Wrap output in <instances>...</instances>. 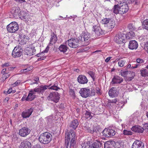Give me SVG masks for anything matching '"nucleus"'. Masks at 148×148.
<instances>
[{
    "mask_svg": "<svg viewBox=\"0 0 148 148\" xmlns=\"http://www.w3.org/2000/svg\"><path fill=\"white\" fill-rule=\"evenodd\" d=\"M52 135L48 132H45L42 133L38 138L40 142L43 144H47L49 143L52 140Z\"/></svg>",
    "mask_w": 148,
    "mask_h": 148,
    "instance_id": "1",
    "label": "nucleus"
},
{
    "mask_svg": "<svg viewBox=\"0 0 148 148\" xmlns=\"http://www.w3.org/2000/svg\"><path fill=\"white\" fill-rule=\"evenodd\" d=\"M90 36L89 33L87 32L84 31L78 37L79 40L84 42L86 45L89 44L90 40Z\"/></svg>",
    "mask_w": 148,
    "mask_h": 148,
    "instance_id": "2",
    "label": "nucleus"
},
{
    "mask_svg": "<svg viewBox=\"0 0 148 148\" xmlns=\"http://www.w3.org/2000/svg\"><path fill=\"white\" fill-rule=\"evenodd\" d=\"M18 25L15 22H12L7 26L8 31L12 33L16 32L18 30Z\"/></svg>",
    "mask_w": 148,
    "mask_h": 148,
    "instance_id": "3",
    "label": "nucleus"
},
{
    "mask_svg": "<svg viewBox=\"0 0 148 148\" xmlns=\"http://www.w3.org/2000/svg\"><path fill=\"white\" fill-rule=\"evenodd\" d=\"M79 42L80 41L77 38H71L66 41L65 44H68L71 47L76 48L79 46Z\"/></svg>",
    "mask_w": 148,
    "mask_h": 148,
    "instance_id": "4",
    "label": "nucleus"
},
{
    "mask_svg": "<svg viewBox=\"0 0 148 148\" xmlns=\"http://www.w3.org/2000/svg\"><path fill=\"white\" fill-rule=\"evenodd\" d=\"M60 95L57 92H51L47 97V99L54 101L55 103L58 102L60 98Z\"/></svg>",
    "mask_w": 148,
    "mask_h": 148,
    "instance_id": "5",
    "label": "nucleus"
},
{
    "mask_svg": "<svg viewBox=\"0 0 148 148\" xmlns=\"http://www.w3.org/2000/svg\"><path fill=\"white\" fill-rule=\"evenodd\" d=\"M103 136L106 137H110L115 134V131L112 129H105L102 132Z\"/></svg>",
    "mask_w": 148,
    "mask_h": 148,
    "instance_id": "6",
    "label": "nucleus"
},
{
    "mask_svg": "<svg viewBox=\"0 0 148 148\" xmlns=\"http://www.w3.org/2000/svg\"><path fill=\"white\" fill-rule=\"evenodd\" d=\"M30 131V130L28 127H24L19 130V134L21 136L25 137L29 134Z\"/></svg>",
    "mask_w": 148,
    "mask_h": 148,
    "instance_id": "7",
    "label": "nucleus"
},
{
    "mask_svg": "<svg viewBox=\"0 0 148 148\" xmlns=\"http://www.w3.org/2000/svg\"><path fill=\"white\" fill-rule=\"evenodd\" d=\"M90 92V90L87 88H82L79 91L81 96L85 98L89 96Z\"/></svg>",
    "mask_w": 148,
    "mask_h": 148,
    "instance_id": "8",
    "label": "nucleus"
},
{
    "mask_svg": "<svg viewBox=\"0 0 148 148\" xmlns=\"http://www.w3.org/2000/svg\"><path fill=\"white\" fill-rule=\"evenodd\" d=\"M34 110V108H31L24 110L21 114V116L23 118L29 117L31 115Z\"/></svg>",
    "mask_w": 148,
    "mask_h": 148,
    "instance_id": "9",
    "label": "nucleus"
},
{
    "mask_svg": "<svg viewBox=\"0 0 148 148\" xmlns=\"http://www.w3.org/2000/svg\"><path fill=\"white\" fill-rule=\"evenodd\" d=\"M22 54V50L15 47L12 51V56L14 58L20 57Z\"/></svg>",
    "mask_w": 148,
    "mask_h": 148,
    "instance_id": "10",
    "label": "nucleus"
},
{
    "mask_svg": "<svg viewBox=\"0 0 148 148\" xmlns=\"http://www.w3.org/2000/svg\"><path fill=\"white\" fill-rule=\"evenodd\" d=\"M49 86L41 85L39 86L38 88H35L33 89L34 92L36 93L37 92L38 94L42 93L45 91Z\"/></svg>",
    "mask_w": 148,
    "mask_h": 148,
    "instance_id": "11",
    "label": "nucleus"
},
{
    "mask_svg": "<svg viewBox=\"0 0 148 148\" xmlns=\"http://www.w3.org/2000/svg\"><path fill=\"white\" fill-rule=\"evenodd\" d=\"M92 30L95 32L97 36H100L106 32L105 31L102 30L100 27L96 25L93 26Z\"/></svg>",
    "mask_w": 148,
    "mask_h": 148,
    "instance_id": "12",
    "label": "nucleus"
},
{
    "mask_svg": "<svg viewBox=\"0 0 148 148\" xmlns=\"http://www.w3.org/2000/svg\"><path fill=\"white\" fill-rule=\"evenodd\" d=\"M74 137H75V133L73 130H71L69 132L68 130L66 131L65 136L66 139L70 140V139Z\"/></svg>",
    "mask_w": 148,
    "mask_h": 148,
    "instance_id": "13",
    "label": "nucleus"
},
{
    "mask_svg": "<svg viewBox=\"0 0 148 148\" xmlns=\"http://www.w3.org/2000/svg\"><path fill=\"white\" fill-rule=\"evenodd\" d=\"M144 144L139 140L135 141L132 146V148H144Z\"/></svg>",
    "mask_w": 148,
    "mask_h": 148,
    "instance_id": "14",
    "label": "nucleus"
},
{
    "mask_svg": "<svg viewBox=\"0 0 148 148\" xmlns=\"http://www.w3.org/2000/svg\"><path fill=\"white\" fill-rule=\"evenodd\" d=\"M77 80L78 82L81 84H86L88 82V79L86 77L83 75H79L77 78Z\"/></svg>",
    "mask_w": 148,
    "mask_h": 148,
    "instance_id": "15",
    "label": "nucleus"
},
{
    "mask_svg": "<svg viewBox=\"0 0 148 148\" xmlns=\"http://www.w3.org/2000/svg\"><path fill=\"white\" fill-rule=\"evenodd\" d=\"M31 143L29 141L23 140L19 146L20 148H31Z\"/></svg>",
    "mask_w": 148,
    "mask_h": 148,
    "instance_id": "16",
    "label": "nucleus"
},
{
    "mask_svg": "<svg viewBox=\"0 0 148 148\" xmlns=\"http://www.w3.org/2000/svg\"><path fill=\"white\" fill-rule=\"evenodd\" d=\"M129 10L128 6L127 4L119 6V14H122L127 12Z\"/></svg>",
    "mask_w": 148,
    "mask_h": 148,
    "instance_id": "17",
    "label": "nucleus"
},
{
    "mask_svg": "<svg viewBox=\"0 0 148 148\" xmlns=\"http://www.w3.org/2000/svg\"><path fill=\"white\" fill-rule=\"evenodd\" d=\"M104 142L102 140H98L95 142L92 145H90V148H99L102 145Z\"/></svg>",
    "mask_w": 148,
    "mask_h": 148,
    "instance_id": "18",
    "label": "nucleus"
},
{
    "mask_svg": "<svg viewBox=\"0 0 148 148\" xmlns=\"http://www.w3.org/2000/svg\"><path fill=\"white\" fill-rule=\"evenodd\" d=\"M123 78L118 76H114L112 79L111 83L112 84H120L123 81Z\"/></svg>",
    "mask_w": 148,
    "mask_h": 148,
    "instance_id": "19",
    "label": "nucleus"
},
{
    "mask_svg": "<svg viewBox=\"0 0 148 148\" xmlns=\"http://www.w3.org/2000/svg\"><path fill=\"white\" fill-rule=\"evenodd\" d=\"M35 94L33 89L29 91L27 99L28 101H32L36 98V95H35Z\"/></svg>",
    "mask_w": 148,
    "mask_h": 148,
    "instance_id": "20",
    "label": "nucleus"
},
{
    "mask_svg": "<svg viewBox=\"0 0 148 148\" xmlns=\"http://www.w3.org/2000/svg\"><path fill=\"white\" fill-rule=\"evenodd\" d=\"M108 94L110 96L112 97H114L117 96L118 92L116 88L115 87H112L109 90Z\"/></svg>",
    "mask_w": 148,
    "mask_h": 148,
    "instance_id": "21",
    "label": "nucleus"
},
{
    "mask_svg": "<svg viewBox=\"0 0 148 148\" xmlns=\"http://www.w3.org/2000/svg\"><path fill=\"white\" fill-rule=\"evenodd\" d=\"M131 129L132 131L138 133H143L144 130L143 127L139 125L134 126L132 127Z\"/></svg>",
    "mask_w": 148,
    "mask_h": 148,
    "instance_id": "22",
    "label": "nucleus"
},
{
    "mask_svg": "<svg viewBox=\"0 0 148 148\" xmlns=\"http://www.w3.org/2000/svg\"><path fill=\"white\" fill-rule=\"evenodd\" d=\"M138 45L137 42L135 40H131L130 41L129 45V48L132 50L136 49L138 47Z\"/></svg>",
    "mask_w": 148,
    "mask_h": 148,
    "instance_id": "23",
    "label": "nucleus"
},
{
    "mask_svg": "<svg viewBox=\"0 0 148 148\" xmlns=\"http://www.w3.org/2000/svg\"><path fill=\"white\" fill-rule=\"evenodd\" d=\"M51 37L50 39V42L49 44V45H51L53 44L56 43L58 40V38L55 34L53 32L51 35Z\"/></svg>",
    "mask_w": 148,
    "mask_h": 148,
    "instance_id": "24",
    "label": "nucleus"
},
{
    "mask_svg": "<svg viewBox=\"0 0 148 148\" xmlns=\"http://www.w3.org/2000/svg\"><path fill=\"white\" fill-rule=\"evenodd\" d=\"M79 125L78 121L77 119H75L73 120L69 124V126L72 127L73 129L75 130L77 127Z\"/></svg>",
    "mask_w": 148,
    "mask_h": 148,
    "instance_id": "25",
    "label": "nucleus"
},
{
    "mask_svg": "<svg viewBox=\"0 0 148 148\" xmlns=\"http://www.w3.org/2000/svg\"><path fill=\"white\" fill-rule=\"evenodd\" d=\"M115 26V21L112 19H111L110 21L108 23L107 27L109 29L113 28Z\"/></svg>",
    "mask_w": 148,
    "mask_h": 148,
    "instance_id": "26",
    "label": "nucleus"
},
{
    "mask_svg": "<svg viewBox=\"0 0 148 148\" xmlns=\"http://www.w3.org/2000/svg\"><path fill=\"white\" fill-rule=\"evenodd\" d=\"M68 49V48L66 45H61L59 47V50L60 51L64 53Z\"/></svg>",
    "mask_w": 148,
    "mask_h": 148,
    "instance_id": "27",
    "label": "nucleus"
},
{
    "mask_svg": "<svg viewBox=\"0 0 148 148\" xmlns=\"http://www.w3.org/2000/svg\"><path fill=\"white\" fill-rule=\"evenodd\" d=\"M20 12V9L19 8H14L12 11V13L15 16L18 15Z\"/></svg>",
    "mask_w": 148,
    "mask_h": 148,
    "instance_id": "28",
    "label": "nucleus"
},
{
    "mask_svg": "<svg viewBox=\"0 0 148 148\" xmlns=\"http://www.w3.org/2000/svg\"><path fill=\"white\" fill-rule=\"evenodd\" d=\"M118 64L120 67H123L126 62V60L125 59H118Z\"/></svg>",
    "mask_w": 148,
    "mask_h": 148,
    "instance_id": "29",
    "label": "nucleus"
},
{
    "mask_svg": "<svg viewBox=\"0 0 148 148\" xmlns=\"http://www.w3.org/2000/svg\"><path fill=\"white\" fill-rule=\"evenodd\" d=\"M114 143L115 142L113 141H108L106 142L104 144V148H110L111 145Z\"/></svg>",
    "mask_w": 148,
    "mask_h": 148,
    "instance_id": "30",
    "label": "nucleus"
},
{
    "mask_svg": "<svg viewBox=\"0 0 148 148\" xmlns=\"http://www.w3.org/2000/svg\"><path fill=\"white\" fill-rule=\"evenodd\" d=\"M140 74L143 77L148 75V71L146 69H142L140 71Z\"/></svg>",
    "mask_w": 148,
    "mask_h": 148,
    "instance_id": "31",
    "label": "nucleus"
},
{
    "mask_svg": "<svg viewBox=\"0 0 148 148\" xmlns=\"http://www.w3.org/2000/svg\"><path fill=\"white\" fill-rule=\"evenodd\" d=\"M142 25L144 29L148 30V19L144 20L142 23Z\"/></svg>",
    "mask_w": 148,
    "mask_h": 148,
    "instance_id": "32",
    "label": "nucleus"
},
{
    "mask_svg": "<svg viewBox=\"0 0 148 148\" xmlns=\"http://www.w3.org/2000/svg\"><path fill=\"white\" fill-rule=\"evenodd\" d=\"M119 6L118 5H115L113 8V12L115 14H119Z\"/></svg>",
    "mask_w": 148,
    "mask_h": 148,
    "instance_id": "33",
    "label": "nucleus"
},
{
    "mask_svg": "<svg viewBox=\"0 0 148 148\" xmlns=\"http://www.w3.org/2000/svg\"><path fill=\"white\" fill-rule=\"evenodd\" d=\"M33 69V67L32 66H30L27 67L26 69L21 70V73H26L28 72L31 70Z\"/></svg>",
    "mask_w": 148,
    "mask_h": 148,
    "instance_id": "34",
    "label": "nucleus"
},
{
    "mask_svg": "<svg viewBox=\"0 0 148 148\" xmlns=\"http://www.w3.org/2000/svg\"><path fill=\"white\" fill-rule=\"evenodd\" d=\"M71 139L70 145V148H73L75 144V137Z\"/></svg>",
    "mask_w": 148,
    "mask_h": 148,
    "instance_id": "35",
    "label": "nucleus"
},
{
    "mask_svg": "<svg viewBox=\"0 0 148 148\" xmlns=\"http://www.w3.org/2000/svg\"><path fill=\"white\" fill-rule=\"evenodd\" d=\"M10 76V74L8 73H3L2 76L1 77V79H2L3 81L4 82L6 79L8 78Z\"/></svg>",
    "mask_w": 148,
    "mask_h": 148,
    "instance_id": "36",
    "label": "nucleus"
},
{
    "mask_svg": "<svg viewBox=\"0 0 148 148\" xmlns=\"http://www.w3.org/2000/svg\"><path fill=\"white\" fill-rule=\"evenodd\" d=\"M50 89H52L56 90H57L58 89H60V88L58 87V84L57 83H55L52 86L49 88Z\"/></svg>",
    "mask_w": 148,
    "mask_h": 148,
    "instance_id": "37",
    "label": "nucleus"
},
{
    "mask_svg": "<svg viewBox=\"0 0 148 148\" xmlns=\"http://www.w3.org/2000/svg\"><path fill=\"white\" fill-rule=\"evenodd\" d=\"M127 28L131 31H133L136 29V27L133 24L130 23L127 26Z\"/></svg>",
    "mask_w": 148,
    "mask_h": 148,
    "instance_id": "38",
    "label": "nucleus"
},
{
    "mask_svg": "<svg viewBox=\"0 0 148 148\" xmlns=\"http://www.w3.org/2000/svg\"><path fill=\"white\" fill-rule=\"evenodd\" d=\"M29 51H30V56L34 55L36 54V50L35 49L34 47H32L30 48H29Z\"/></svg>",
    "mask_w": 148,
    "mask_h": 148,
    "instance_id": "39",
    "label": "nucleus"
},
{
    "mask_svg": "<svg viewBox=\"0 0 148 148\" xmlns=\"http://www.w3.org/2000/svg\"><path fill=\"white\" fill-rule=\"evenodd\" d=\"M111 18H104L101 20L102 23L103 24H107V25H108V23H109V22L110 21V20Z\"/></svg>",
    "mask_w": 148,
    "mask_h": 148,
    "instance_id": "40",
    "label": "nucleus"
},
{
    "mask_svg": "<svg viewBox=\"0 0 148 148\" xmlns=\"http://www.w3.org/2000/svg\"><path fill=\"white\" fill-rule=\"evenodd\" d=\"M123 145L122 143L117 142L115 143V148H123Z\"/></svg>",
    "mask_w": 148,
    "mask_h": 148,
    "instance_id": "41",
    "label": "nucleus"
},
{
    "mask_svg": "<svg viewBox=\"0 0 148 148\" xmlns=\"http://www.w3.org/2000/svg\"><path fill=\"white\" fill-rule=\"evenodd\" d=\"M123 134L125 135H132L133 134L132 132L131 131L127 130H124L123 131Z\"/></svg>",
    "mask_w": 148,
    "mask_h": 148,
    "instance_id": "42",
    "label": "nucleus"
},
{
    "mask_svg": "<svg viewBox=\"0 0 148 148\" xmlns=\"http://www.w3.org/2000/svg\"><path fill=\"white\" fill-rule=\"evenodd\" d=\"M89 143H84L83 144H82V148H89L90 147V145H89L90 143L89 142H88Z\"/></svg>",
    "mask_w": 148,
    "mask_h": 148,
    "instance_id": "43",
    "label": "nucleus"
},
{
    "mask_svg": "<svg viewBox=\"0 0 148 148\" xmlns=\"http://www.w3.org/2000/svg\"><path fill=\"white\" fill-rule=\"evenodd\" d=\"M85 117L86 119L89 118L91 119L92 117V116L91 115V112L89 111H86L85 114Z\"/></svg>",
    "mask_w": 148,
    "mask_h": 148,
    "instance_id": "44",
    "label": "nucleus"
},
{
    "mask_svg": "<svg viewBox=\"0 0 148 148\" xmlns=\"http://www.w3.org/2000/svg\"><path fill=\"white\" fill-rule=\"evenodd\" d=\"M117 99H109L108 101V104L109 105H110V103H116L117 102Z\"/></svg>",
    "mask_w": 148,
    "mask_h": 148,
    "instance_id": "45",
    "label": "nucleus"
},
{
    "mask_svg": "<svg viewBox=\"0 0 148 148\" xmlns=\"http://www.w3.org/2000/svg\"><path fill=\"white\" fill-rule=\"evenodd\" d=\"M139 65V64H136L135 66H131V65L130 64H128L126 67L127 69H128L130 68H131V69H133L136 68Z\"/></svg>",
    "mask_w": 148,
    "mask_h": 148,
    "instance_id": "46",
    "label": "nucleus"
},
{
    "mask_svg": "<svg viewBox=\"0 0 148 148\" xmlns=\"http://www.w3.org/2000/svg\"><path fill=\"white\" fill-rule=\"evenodd\" d=\"M122 34H121L118 35V36H116V38H119V41H116V42L119 43H121Z\"/></svg>",
    "mask_w": 148,
    "mask_h": 148,
    "instance_id": "47",
    "label": "nucleus"
},
{
    "mask_svg": "<svg viewBox=\"0 0 148 148\" xmlns=\"http://www.w3.org/2000/svg\"><path fill=\"white\" fill-rule=\"evenodd\" d=\"M128 3H133L134 5H138L139 3L136 0H128Z\"/></svg>",
    "mask_w": 148,
    "mask_h": 148,
    "instance_id": "48",
    "label": "nucleus"
},
{
    "mask_svg": "<svg viewBox=\"0 0 148 148\" xmlns=\"http://www.w3.org/2000/svg\"><path fill=\"white\" fill-rule=\"evenodd\" d=\"M69 93L70 95L73 97H75V94L74 91L72 89H71L69 91Z\"/></svg>",
    "mask_w": 148,
    "mask_h": 148,
    "instance_id": "49",
    "label": "nucleus"
},
{
    "mask_svg": "<svg viewBox=\"0 0 148 148\" xmlns=\"http://www.w3.org/2000/svg\"><path fill=\"white\" fill-rule=\"evenodd\" d=\"M134 78V77L133 76L131 77H126L125 80V81L129 82L131 81Z\"/></svg>",
    "mask_w": 148,
    "mask_h": 148,
    "instance_id": "50",
    "label": "nucleus"
},
{
    "mask_svg": "<svg viewBox=\"0 0 148 148\" xmlns=\"http://www.w3.org/2000/svg\"><path fill=\"white\" fill-rule=\"evenodd\" d=\"M88 73L94 80V79L95 78L94 77L95 73L92 71H89L88 72Z\"/></svg>",
    "mask_w": 148,
    "mask_h": 148,
    "instance_id": "51",
    "label": "nucleus"
},
{
    "mask_svg": "<svg viewBox=\"0 0 148 148\" xmlns=\"http://www.w3.org/2000/svg\"><path fill=\"white\" fill-rule=\"evenodd\" d=\"M132 35H131L130 34L128 33L125 35V38L129 40L132 38L133 37H132Z\"/></svg>",
    "mask_w": 148,
    "mask_h": 148,
    "instance_id": "52",
    "label": "nucleus"
},
{
    "mask_svg": "<svg viewBox=\"0 0 148 148\" xmlns=\"http://www.w3.org/2000/svg\"><path fill=\"white\" fill-rule=\"evenodd\" d=\"M70 141V140L65 139V146L66 148H68Z\"/></svg>",
    "mask_w": 148,
    "mask_h": 148,
    "instance_id": "53",
    "label": "nucleus"
},
{
    "mask_svg": "<svg viewBox=\"0 0 148 148\" xmlns=\"http://www.w3.org/2000/svg\"><path fill=\"white\" fill-rule=\"evenodd\" d=\"M128 73V71H123L121 73V75L123 77H126V75Z\"/></svg>",
    "mask_w": 148,
    "mask_h": 148,
    "instance_id": "54",
    "label": "nucleus"
},
{
    "mask_svg": "<svg viewBox=\"0 0 148 148\" xmlns=\"http://www.w3.org/2000/svg\"><path fill=\"white\" fill-rule=\"evenodd\" d=\"M143 128L144 129V130L146 132H148V123L145 124Z\"/></svg>",
    "mask_w": 148,
    "mask_h": 148,
    "instance_id": "55",
    "label": "nucleus"
},
{
    "mask_svg": "<svg viewBox=\"0 0 148 148\" xmlns=\"http://www.w3.org/2000/svg\"><path fill=\"white\" fill-rule=\"evenodd\" d=\"M144 49L148 53V42H146L144 46Z\"/></svg>",
    "mask_w": 148,
    "mask_h": 148,
    "instance_id": "56",
    "label": "nucleus"
},
{
    "mask_svg": "<svg viewBox=\"0 0 148 148\" xmlns=\"http://www.w3.org/2000/svg\"><path fill=\"white\" fill-rule=\"evenodd\" d=\"M136 62L138 63H142L144 62V61L143 60L140 59L138 58L136 60Z\"/></svg>",
    "mask_w": 148,
    "mask_h": 148,
    "instance_id": "57",
    "label": "nucleus"
},
{
    "mask_svg": "<svg viewBox=\"0 0 148 148\" xmlns=\"http://www.w3.org/2000/svg\"><path fill=\"white\" fill-rule=\"evenodd\" d=\"M96 90L97 93L98 94V95H100L101 94V92H100V90L99 88L96 87Z\"/></svg>",
    "mask_w": 148,
    "mask_h": 148,
    "instance_id": "58",
    "label": "nucleus"
},
{
    "mask_svg": "<svg viewBox=\"0 0 148 148\" xmlns=\"http://www.w3.org/2000/svg\"><path fill=\"white\" fill-rule=\"evenodd\" d=\"M27 95H23V97L21 99V100L22 101H24L25 100V101H28V100H27Z\"/></svg>",
    "mask_w": 148,
    "mask_h": 148,
    "instance_id": "59",
    "label": "nucleus"
},
{
    "mask_svg": "<svg viewBox=\"0 0 148 148\" xmlns=\"http://www.w3.org/2000/svg\"><path fill=\"white\" fill-rule=\"evenodd\" d=\"M10 63L8 62L5 63L4 64L2 65L3 67H7L10 66Z\"/></svg>",
    "mask_w": 148,
    "mask_h": 148,
    "instance_id": "60",
    "label": "nucleus"
},
{
    "mask_svg": "<svg viewBox=\"0 0 148 148\" xmlns=\"http://www.w3.org/2000/svg\"><path fill=\"white\" fill-rule=\"evenodd\" d=\"M34 80L35 82H33V84H36L37 82L39 81V78L38 77H34Z\"/></svg>",
    "mask_w": 148,
    "mask_h": 148,
    "instance_id": "61",
    "label": "nucleus"
},
{
    "mask_svg": "<svg viewBox=\"0 0 148 148\" xmlns=\"http://www.w3.org/2000/svg\"><path fill=\"white\" fill-rule=\"evenodd\" d=\"M123 35L125 36V35L123 34H122L121 43H124L125 42V36H124Z\"/></svg>",
    "mask_w": 148,
    "mask_h": 148,
    "instance_id": "62",
    "label": "nucleus"
},
{
    "mask_svg": "<svg viewBox=\"0 0 148 148\" xmlns=\"http://www.w3.org/2000/svg\"><path fill=\"white\" fill-rule=\"evenodd\" d=\"M93 131L91 132V133L93 134L94 132L97 133L98 131V130H97V128L96 127H94L92 128Z\"/></svg>",
    "mask_w": 148,
    "mask_h": 148,
    "instance_id": "63",
    "label": "nucleus"
},
{
    "mask_svg": "<svg viewBox=\"0 0 148 148\" xmlns=\"http://www.w3.org/2000/svg\"><path fill=\"white\" fill-rule=\"evenodd\" d=\"M33 148H42L40 144H37L33 147Z\"/></svg>",
    "mask_w": 148,
    "mask_h": 148,
    "instance_id": "64",
    "label": "nucleus"
}]
</instances>
